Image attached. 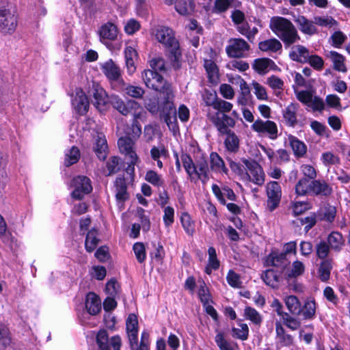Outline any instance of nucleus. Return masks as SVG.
<instances>
[{
  "instance_id": "nucleus-1",
  "label": "nucleus",
  "mask_w": 350,
  "mask_h": 350,
  "mask_svg": "<svg viewBox=\"0 0 350 350\" xmlns=\"http://www.w3.org/2000/svg\"><path fill=\"white\" fill-rule=\"evenodd\" d=\"M142 79L147 88H151L160 93L165 102L163 104L162 115L165 117L170 124L173 126L172 119L174 121L175 105L174 103V94L172 85L161 75L152 70H145L142 74Z\"/></svg>"
},
{
  "instance_id": "nucleus-2",
  "label": "nucleus",
  "mask_w": 350,
  "mask_h": 350,
  "mask_svg": "<svg viewBox=\"0 0 350 350\" xmlns=\"http://www.w3.org/2000/svg\"><path fill=\"white\" fill-rule=\"evenodd\" d=\"M270 29L283 42L286 47L300 40L297 30L288 19L282 16H273L270 20Z\"/></svg>"
},
{
  "instance_id": "nucleus-3",
  "label": "nucleus",
  "mask_w": 350,
  "mask_h": 350,
  "mask_svg": "<svg viewBox=\"0 0 350 350\" xmlns=\"http://www.w3.org/2000/svg\"><path fill=\"white\" fill-rule=\"evenodd\" d=\"M18 25L17 17L12 12L7 1H2L0 5V33L11 35Z\"/></svg>"
},
{
  "instance_id": "nucleus-4",
  "label": "nucleus",
  "mask_w": 350,
  "mask_h": 350,
  "mask_svg": "<svg viewBox=\"0 0 350 350\" xmlns=\"http://www.w3.org/2000/svg\"><path fill=\"white\" fill-rule=\"evenodd\" d=\"M109 101L113 107L123 116L131 115L135 118H139L140 116L141 106L134 100H129L126 102H124L118 96H112Z\"/></svg>"
},
{
  "instance_id": "nucleus-5",
  "label": "nucleus",
  "mask_w": 350,
  "mask_h": 350,
  "mask_svg": "<svg viewBox=\"0 0 350 350\" xmlns=\"http://www.w3.org/2000/svg\"><path fill=\"white\" fill-rule=\"evenodd\" d=\"M161 98L163 99L161 103H159L157 98H149L145 103V107L152 115H157L159 113L161 120H163L167 125L169 129L175 133L178 131L176 109L175 108L174 121H173L172 119L171 120V122H173V126H171V124H170V122L168 120L167 121L165 117L163 116L162 115V109L163 104L165 102V98H163L162 96H161Z\"/></svg>"
},
{
  "instance_id": "nucleus-6",
  "label": "nucleus",
  "mask_w": 350,
  "mask_h": 350,
  "mask_svg": "<svg viewBox=\"0 0 350 350\" xmlns=\"http://www.w3.org/2000/svg\"><path fill=\"white\" fill-rule=\"evenodd\" d=\"M243 163L248 171L245 173L243 178L262 186L265 183V173L262 167L254 160L243 159Z\"/></svg>"
},
{
  "instance_id": "nucleus-7",
  "label": "nucleus",
  "mask_w": 350,
  "mask_h": 350,
  "mask_svg": "<svg viewBox=\"0 0 350 350\" xmlns=\"http://www.w3.org/2000/svg\"><path fill=\"white\" fill-rule=\"evenodd\" d=\"M152 33L156 39L165 47L174 49L178 47V42L174 36L172 29L164 26H157L152 29Z\"/></svg>"
},
{
  "instance_id": "nucleus-8",
  "label": "nucleus",
  "mask_w": 350,
  "mask_h": 350,
  "mask_svg": "<svg viewBox=\"0 0 350 350\" xmlns=\"http://www.w3.org/2000/svg\"><path fill=\"white\" fill-rule=\"evenodd\" d=\"M72 185L75 189L71 196L76 200H81L84 195L90 193L92 190L90 179L85 176L75 177L72 180Z\"/></svg>"
},
{
  "instance_id": "nucleus-9",
  "label": "nucleus",
  "mask_w": 350,
  "mask_h": 350,
  "mask_svg": "<svg viewBox=\"0 0 350 350\" xmlns=\"http://www.w3.org/2000/svg\"><path fill=\"white\" fill-rule=\"evenodd\" d=\"M252 129L259 134L268 135L271 139H275L278 135L277 124L271 120L258 119L252 125Z\"/></svg>"
},
{
  "instance_id": "nucleus-10",
  "label": "nucleus",
  "mask_w": 350,
  "mask_h": 350,
  "mask_svg": "<svg viewBox=\"0 0 350 350\" xmlns=\"http://www.w3.org/2000/svg\"><path fill=\"white\" fill-rule=\"evenodd\" d=\"M208 117L221 135L230 131L228 127H234L236 124L232 118L224 113L216 112L214 115L208 114Z\"/></svg>"
},
{
  "instance_id": "nucleus-11",
  "label": "nucleus",
  "mask_w": 350,
  "mask_h": 350,
  "mask_svg": "<svg viewBox=\"0 0 350 350\" xmlns=\"http://www.w3.org/2000/svg\"><path fill=\"white\" fill-rule=\"evenodd\" d=\"M230 43L226 50L228 55L230 57H243L244 53L250 49L247 42L242 38L231 39Z\"/></svg>"
},
{
  "instance_id": "nucleus-12",
  "label": "nucleus",
  "mask_w": 350,
  "mask_h": 350,
  "mask_svg": "<svg viewBox=\"0 0 350 350\" xmlns=\"http://www.w3.org/2000/svg\"><path fill=\"white\" fill-rule=\"evenodd\" d=\"M267 208L273 211L279 204L281 199V188L278 183L270 182L267 186Z\"/></svg>"
},
{
  "instance_id": "nucleus-13",
  "label": "nucleus",
  "mask_w": 350,
  "mask_h": 350,
  "mask_svg": "<svg viewBox=\"0 0 350 350\" xmlns=\"http://www.w3.org/2000/svg\"><path fill=\"white\" fill-rule=\"evenodd\" d=\"M104 75L111 82H116L122 85L124 83L122 79L121 70L112 59H109L101 66Z\"/></svg>"
},
{
  "instance_id": "nucleus-14",
  "label": "nucleus",
  "mask_w": 350,
  "mask_h": 350,
  "mask_svg": "<svg viewBox=\"0 0 350 350\" xmlns=\"http://www.w3.org/2000/svg\"><path fill=\"white\" fill-rule=\"evenodd\" d=\"M195 170L196 172H193L195 179L193 180L195 182L200 180L203 184H205L209 179V167L207 159L204 157L197 159L195 161Z\"/></svg>"
},
{
  "instance_id": "nucleus-15",
  "label": "nucleus",
  "mask_w": 350,
  "mask_h": 350,
  "mask_svg": "<svg viewBox=\"0 0 350 350\" xmlns=\"http://www.w3.org/2000/svg\"><path fill=\"white\" fill-rule=\"evenodd\" d=\"M288 264L289 261L286 258V253L272 252L266 259V265L278 268L280 273H282Z\"/></svg>"
},
{
  "instance_id": "nucleus-16",
  "label": "nucleus",
  "mask_w": 350,
  "mask_h": 350,
  "mask_svg": "<svg viewBox=\"0 0 350 350\" xmlns=\"http://www.w3.org/2000/svg\"><path fill=\"white\" fill-rule=\"evenodd\" d=\"M310 192L321 197H327L332 193V187L325 180H313L310 183Z\"/></svg>"
},
{
  "instance_id": "nucleus-17",
  "label": "nucleus",
  "mask_w": 350,
  "mask_h": 350,
  "mask_svg": "<svg viewBox=\"0 0 350 350\" xmlns=\"http://www.w3.org/2000/svg\"><path fill=\"white\" fill-rule=\"evenodd\" d=\"M133 144L131 137H120L118 141L120 151L128 155L131 158V163L134 164L137 160V156L133 150Z\"/></svg>"
},
{
  "instance_id": "nucleus-18",
  "label": "nucleus",
  "mask_w": 350,
  "mask_h": 350,
  "mask_svg": "<svg viewBox=\"0 0 350 350\" xmlns=\"http://www.w3.org/2000/svg\"><path fill=\"white\" fill-rule=\"evenodd\" d=\"M72 105L77 112L80 115H84L89 108V100L82 90H77L74 98Z\"/></svg>"
},
{
  "instance_id": "nucleus-19",
  "label": "nucleus",
  "mask_w": 350,
  "mask_h": 350,
  "mask_svg": "<svg viewBox=\"0 0 350 350\" xmlns=\"http://www.w3.org/2000/svg\"><path fill=\"white\" fill-rule=\"evenodd\" d=\"M294 21L299 27V29L304 34L312 36L317 33L318 30L314 25V21H310L304 16L298 15Z\"/></svg>"
},
{
  "instance_id": "nucleus-20",
  "label": "nucleus",
  "mask_w": 350,
  "mask_h": 350,
  "mask_svg": "<svg viewBox=\"0 0 350 350\" xmlns=\"http://www.w3.org/2000/svg\"><path fill=\"white\" fill-rule=\"evenodd\" d=\"M252 67L259 74H265L269 70H278L279 69L272 59L266 57L256 59Z\"/></svg>"
},
{
  "instance_id": "nucleus-21",
  "label": "nucleus",
  "mask_w": 350,
  "mask_h": 350,
  "mask_svg": "<svg viewBox=\"0 0 350 350\" xmlns=\"http://www.w3.org/2000/svg\"><path fill=\"white\" fill-rule=\"evenodd\" d=\"M114 187L117 201L124 202L129 199V193L127 191V185L124 177H117L114 182Z\"/></svg>"
},
{
  "instance_id": "nucleus-22",
  "label": "nucleus",
  "mask_w": 350,
  "mask_h": 350,
  "mask_svg": "<svg viewBox=\"0 0 350 350\" xmlns=\"http://www.w3.org/2000/svg\"><path fill=\"white\" fill-rule=\"evenodd\" d=\"M85 308L91 315H96L101 311V301L96 293L90 292L87 294Z\"/></svg>"
},
{
  "instance_id": "nucleus-23",
  "label": "nucleus",
  "mask_w": 350,
  "mask_h": 350,
  "mask_svg": "<svg viewBox=\"0 0 350 350\" xmlns=\"http://www.w3.org/2000/svg\"><path fill=\"white\" fill-rule=\"evenodd\" d=\"M281 274L282 273H280L278 270L269 269L262 272L261 274V278L267 285L272 287L273 288H275L278 286V282L280 280Z\"/></svg>"
},
{
  "instance_id": "nucleus-24",
  "label": "nucleus",
  "mask_w": 350,
  "mask_h": 350,
  "mask_svg": "<svg viewBox=\"0 0 350 350\" xmlns=\"http://www.w3.org/2000/svg\"><path fill=\"white\" fill-rule=\"evenodd\" d=\"M318 219L327 223H332L336 215V208L334 206L327 204L321 208L316 213Z\"/></svg>"
},
{
  "instance_id": "nucleus-25",
  "label": "nucleus",
  "mask_w": 350,
  "mask_h": 350,
  "mask_svg": "<svg viewBox=\"0 0 350 350\" xmlns=\"http://www.w3.org/2000/svg\"><path fill=\"white\" fill-rule=\"evenodd\" d=\"M90 96H92L91 102L94 106L100 111L103 110L107 102V96L104 90L102 88H94L92 90V94H90Z\"/></svg>"
},
{
  "instance_id": "nucleus-26",
  "label": "nucleus",
  "mask_w": 350,
  "mask_h": 350,
  "mask_svg": "<svg viewBox=\"0 0 350 350\" xmlns=\"http://www.w3.org/2000/svg\"><path fill=\"white\" fill-rule=\"evenodd\" d=\"M309 56L308 49L302 45L295 46L289 53V57L292 60L301 63L307 62Z\"/></svg>"
},
{
  "instance_id": "nucleus-27",
  "label": "nucleus",
  "mask_w": 350,
  "mask_h": 350,
  "mask_svg": "<svg viewBox=\"0 0 350 350\" xmlns=\"http://www.w3.org/2000/svg\"><path fill=\"white\" fill-rule=\"evenodd\" d=\"M99 35L100 40H114L118 36V29L114 24L107 23L101 26Z\"/></svg>"
},
{
  "instance_id": "nucleus-28",
  "label": "nucleus",
  "mask_w": 350,
  "mask_h": 350,
  "mask_svg": "<svg viewBox=\"0 0 350 350\" xmlns=\"http://www.w3.org/2000/svg\"><path fill=\"white\" fill-rule=\"evenodd\" d=\"M288 140L296 157H302L306 154L307 146L304 142L293 135L288 136Z\"/></svg>"
},
{
  "instance_id": "nucleus-29",
  "label": "nucleus",
  "mask_w": 350,
  "mask_h": 350,
  "mask_svg": "<svg viewBox=\"0 0 350 350\" xmlns=\"http://www.w3.org/2000/svg\"><path fill=\"white\" fill-rule=\"evenodd\" d=\"M276 337L281 346L289 347L293 343V338L290 334H286L285 330L280 322L275 323Z\"/></svg>"
},
{
  "instance_id": "nucleus-30",
  "label": "nucleus",
  "mask_w": 350,
  "mask_h": 350,
  "mask_svg": "<svg viewBox=\"0 0 350 350\" xmlns=\"http://www.w3.org/2000/svg\"><path fill=\"white\" fill-rule=\"evenodd\" d=\"M137 56L136 51L132 46H126L124 49L126 66L129 74L135 71V58Z\"/></svg>"
},
{
  "instance_id": "nucleus-31",
  "label": "nucleus",
  "mask_w": 350,
  "mask_h": 350,
  "mask_svg": "<svg viewBox=\"0 0 350 350\" xmlns=\"http://www.w3.org/2000/svg\"><path fill=\"white\" fill-rule=\"evenodd\" d=\"M175 8L181 15H189L194 11L195 3L193 0H178Z\"/></svg>"
},
{
  "instance_id": "nucleus-32",
  "label": "nucleus",
  "mask_w": 350,
  "mask_h": 350,
  "mask_svg": "<svg viewBox=\"0 0 350 350\" xmlns=\"http://www.w3.org/2000/svg\"><path fill=\"white\" fill-rule=\"evenodd\" d=\"M227 137L224 141L226 148L228 151L236 152L239 148V139L234 132L230 131L224 133Z\"/></svg>"
},
{
  "instance_id": "nucleus-33",
  "label": "nucleus",
  "mask_w": 350,
  "mask_h": 350,
  "mask_svg": "<svg viewBox=\"0 0 350 350\" xmlns=\"http://www.w3.org/2000/svg\"><path fill=\"white\" fill-rule=\"evenodd\" d=\"M204 66L210 82L217 83L219 80V70L215 63L211 59L204 60Z\"/></svg>"
},
{
  "instance_id": "nucleus-34",
  "label": "nucleus",
  "mask_w": 350,
  "mask_h": 350,
  "mask_svg": "<svg viewBox=\"0 0 350 350\" xmlns=\"http://www.w3.org/2000/svg\"><path fill=\"white\" fill-rule=\"evenodd\" d=\"M285 304L289 312L295 316L301 313V305L297 297L295 295H290L285 299Z\"/></svg>"
},
{
  "instance_id": "nucleus-35",
  "label": "nucleus",
  "mask_w": 350,
  "mask_h": 350,
  "mask_svg": "<svg viewBox=\"0 0 350 350\" xmlns=\"http://www.w3.org/2000/svg\"><path fill=\"white\" fill-rule=\"evenodd\" d=\"M282 47L281 42L276 38L262 41L258 44V48L262 51L276 52L282 49Z\"/></svg>"
},
{
  "instance_id": "nucleus-36",
  "label": "nucleus",
  "mask_w": 350,
  "mask_h": 350,
  "mask_svg": "<svg viewBox=\"0 0 350 350\" xmlns=\"http://www.w3.org/2000/svg\"><path fill=\"white\" fill-rule=\"evenodd\" d=\"M332 269V260L327 259L322 260L318 270L319 277L322 282H327L330 277Z\"/></svg>"
},
{
  "instance_id": "nucleus-37",
  "label": "nucleus",
  "mask_w": 350,
  "mask_h": 350,
  "mask_svg": "<svg viewBox=\"0 0 350 350\" xmlns=\"http://www.w3.org/2000/svg\"><path fill=\"white\" fill-rule=\"evenodd\" d=\"M342 235L338 232H331L327 237V243L330 248L335 251H340L344 244Z\"/></svg>"
},
{
  "instance_id": "nucleus-38",
  "label": "nucleus",
  "mask_w": 350,
  "mask_h": 350,
  "mask_svg": "<svg viewBox=\"0 0 350 350\" xmlns=\"http://www.w3.org/2000/svg\"><path fill=\"white\" fill-rule=\"evenodd\" d=\"M211 168L213 171L228 172V169L225 166L224 161L217 152H211L210 154Z\"/></svg>"
},
{
  "instance_id": "nucleus-39",
  "label": "nucleus",
  "mask_w": 350,
  "mask_h": 350,
  "mask_svg": "<svg viewBox=\"0 0 350 350\" xmlns=\"http://www.w3.org/2000/svg\"><path fill=\"white\" fill-rule=\"evenodd\" d=\"M94 149L98 158L100 160H105L107 157V144L105 138L98 136Z\"/></svg>"
},
{
  "instance_id": "nucleus-40",
  "label": "nucleus",
  "mask_w": 350,
  "mask_h": 350,
  "mask_svg": "<svg viewBox=\"0 0 350 350\" xmlns=\"http://www.w3.org/2000/svg\"><path fill=\"white\" fill-rule=\"evenodd\" d=\"M81 157V152L77 146H72L65 155L64 165L70 167L77 163Z\"/></svg>"
},
{
  "instance_id": "nucleus-41",
  "label": "nucleus",
  "mask_w": 350,
  "mask_h": 350,
  "mask_svg": "<svg viewBox=\"0 0 350 350\" xmlns=\"http://www.w3.org/2000/svg\"><path fill=\"white\" fill-rule=\"evenodd\" d=\"M98 232L96 230L92 229L88 232L86 236L85 247L88 252H92L96 247L99 239L97 238Z\"/></svg>"
},
{
  "instance_id": "nucleus-42",
  "label": "nucleus",
  "mask_w": 350,
  "mask_h": 350,
  "mask_svg": "<svg viewBox=\"0 0 350 350\" xmlns=\"http://www.w3.org/2000/svg\"><path fill=\"white\" fill-rule=\"evenodd\" d=\"M237 30L240 33L245 36L250 42H254L255 36L258 32V29L256 27L250 29L247 23L241 24V25L237 27Z\"/></svg>"
},
{
  "instance_id": "nucleus-43",
  "label": "nucleus",
  "mask_w": 350,
  "mask_h": 350,
  "mask_svg": "<svg viewBox=\"0 0 350 350\" xmlns=\"http://www.w3.org/2000/svg\"><path fill=\"white\" fill-rule=\"evenodd\" d=\"M329 57L332 59L334 64V68L336 70L346 72L347 68L344 64V57L336 51H331L329 53Z\"/></svg>"
},
{
  "instance_id": "nucleus-44",
  "label": "nucleus",
  "mask_w": 350,
  "mask_h": 350,
  "mask_svg": "<svg viewBox=\"0 0 350 350\" xmlns=\"http://www.w3.org/2000/svg\"><path fill=\"white\" fill-rule=\"evenodd\" d=\"M310 180L306 178H300L295 186V194L297 196H304L310 192Z\"/></svg>"
},
{
  "instance_id": "nucleus-45",
  "label": "nucleus",
  "mask_w": 350,
  "mask_h": 350,
  "mask_svg": "<svg viewBox=\"0 0 350 350\" xmlns=\"http://www.w3.org/2000/svg\"><path fill=\"white\" fill-rule=\"evenodd\" d=\"M125 84L122 85V84L120 85V89L124 90L125 93L131 97L135 98H141L145 93L144 89L139 86H134L131 85H128L126 87Z\"/></svg>"
},
{
  "instance_id": "nucleus-46",
  "label": "nucleus",
  "mask_w": 350,
  "mask_h": 350,
  "mask_svg": "<svg viewBox=\"0 0 350 350\" xmlns=\"http://www.w3.org/2000/svg\"><path fill=\"white\" fill-rule=\"evenodd\" d=\"M96 344L100 350H110L108 333L105 329L100 330L96 335Z\"/></svg>"
},
{
  "instance_id": "nucleus-47",
  "label": "nucleus",
  "mask_w": 350,
  "mask_h": 350,
  "mask_svg": "<svg viewBox=\"0 0 350 350\" xmlns=\"http://www.w3.org/2000/svg\"><path fill=\"white\" fill-rule=\"evenodd\" d=\"M183 167L189 176L191 180L195 179L193 176V172L195 170V162L192 160L191 157L189 154H183L181 157Z\"/></svg>"
},
{
  "instance_id": "nucleus-48",
  "label": "nucleus",
  "mask_w": 350,
  "mask_h": 350,
  "mask_svg": "<svg viewBox=\"0 0 350 350\" xmlns=\"http://www.w3.org/2000/svg\"><path fill=\"white\" fill-rule=\"evenodd\" d=\"M330 249L329 245L325 241H321L316 245L317 256L322 260H327Z\"/></svg>"
},
{
  "instance_id": "nucleus-49",
  "label": "nucleus",
  "mask_w": 350,
  "mask_h": 350,
  "mask_svg": "<svg viewBox=\"0 0 350 350\" xmlns=\"http://www.w3.org/2000/svg\"><path fill=\"white\" fill-rule=\"evenodd\" d=\"M284 118L291 126H294L297 123L296 107L291 104L288 106L284 113Z\"/></svg>"
},
{
  "instance_id": "nucleus-50",
  "label": "nucleus",
  "mask_w": 350,
  "mask_h": 350,
  "mask_svg": "<svg viewBox=\"0 0 350 350\" xmlns=\"http://www.w3.org/2000/svg\"><path fill=\"white\" fill-rule=\"evenodd\" d=\"M180 220L185 232L189 235L192 236L195 232V224L190 215L188 213H184L181 216Z\"/></svg>"
},
{
  "instance_id": "nucleus-51",
  "label": "nucleus",
  "mask_w": 350,
  "mask_h": 350,
  "mask_svg": "<svg viewBox=\"0 0 350 350\" xmlns=\"http://www.w3.org/2000/svg\"><path fill=\"white\" fill-rule=\"evenodd\" d=\"M10 332L4 325H0V350H5L10 345Z\"/></svg>"
},
{
  "instance_id": "nucleus-52",
  "label": "nucleus",
  "mask_w": 350,
  "mask_h": 350,
  "mask_svg": "<svg viewBox=\"0 0 350 350\" xmlns=\"http://www.w3.org/2000/svg\"><path fill=\"white\" fill-rule=\"evenodd\" d=\"M145 180L156 187L163 186L164 181L161 176L154 170H148L145 176Z\"/></svg>"
},
{
  "instance_id": "nucleus-53",
  "label": "nucleus",
  "mask_w": 350,
  "mask_h": 350,
  "mask_svg": "<svg viewBox=\"0 0 350 350\" xmlns=\"http://www.w3.org/2000/svg\"><path fill=\"white\" fill-rule=\"evenodd\" d=\"M305 270V266L302 262L299 260H295L293 262L292 269L291 271L287 274L286 279L293 278H297L302 275Z\"/></svg>"
},
{
  "instance_id": "nucleus-54",
  "label": "nucleus",
  "mask_w": 350,
  "mask_h": 350,
  "mask_svg": "<svg viewBox=\"0 0 350 350\" xmlns=\"http://www.w3.org/2000/svg\"><path fill=\"white\" fill-rule=\"evenodd\" d=\"M316 304L314 301H310L305 303L301 313L305 319H311L315 315Z\"/></svg>"
},
{
  "instance_id": "nucleus-55",
  "label": "nucleus",
  "mask_w": 350,
  "mask_h": 350,
  "mask_svg": "<svg viewBox=\"0 0 350 350\" xmlns=\"http://www.w3.org/2000/svg\"><path fill=\"white\" fill-rule=\"evenodd\" d=\"M244 315L246 319H250L254 323L259 325L262 321L260 314L252 307H246L244 310Z\"/></svg>"
},
{
  "instance_id": "nucleus-56",
  "label": "nucleus",
  "mask_w": 350,
  "mask_h": 350,
  "mask_svg": "<svg viewBox=\"0 0 350 350\" xmlns=\"http://www.w3.org/2000/svg\"><path fill=\"white\" fill-rule=\"evenodd\" d=\"M241 329L239 328H232V336L239 338L242 340H245L248 338L249 335V329L245 323H242L240 325Z\"/></svg>"
},
{
  "instance_id": "nucleus-57",
  "label": "nucleus",
  "mask_w": 350,
  "mask_h": 350,
  "mask_svg": "<svg viewBox=\"0 0 350 350\" xmlns=\"http://www.w3.org/2000/svg\"><path fill=\"white\" fill-rule=\"evenodd\" d=\"M133 250L137 261L142 263L146 259V250L143 243L137 242L133 245Z\"/></svg>"
},
{
  "instance_id": "nucleus-58",
  "label": "nucleus",
  "mask_w": 350,
  "mask_h": 350,
  "mask_svg": "<svg viewBox=\"0 0 350 350\" xmlns=\"http://www.w3.org/2000/svg\"><path fill=\"white\" fill-rule=\"evenodd\" d=\"M283 323L292 330H297L300 326V321L286 313L282 317Z\"/></svg>"
},
{
  "instance_id": "nucleus-59",
  "label": "nucleus",
  "mask_w": 350,
  "mask_h": 350,
  "mask_svg": "<svg viewBox=\"0 0 350 350\" xmlns=\"http://www.w3.org/2000/svg\"><path fill=\"white\" fill-rule=\"evenodd\" d=\"M208 264L214 270L219 269L220 262L217 258L216 250L213 247H210L208 250Z\"/></svg>"
},
{
  "instance_id": "nucleus-60",
  "label": "nucleus",
  "mask_w": 350,
  "mask_h": 350,
  "mask_svg": "<svg viewBox=\"0 0 350 350\" xmlns=\"http://www.w3.org/2000/svg\"><path fill=\"white\" fill-rule=\"evenodd\" d=\"M120 290V286L114 278L111 279L106 284L105 291L111 297L116 296Z\"/></svg>"
},
{
  "instance_id": "nucleus-61",
  "label": "nucleus",
  "mask_w": 350,
  "mask_h": 350,
  "mask_svg": "<svg viewBox=\"0 0 350 350\" xmlns=\"http://www.w3.org/2000/svg\"><path fill=\"white\" fill-rule=\"evenodd\" d=\"M317 215L316 213H312L309 216L306 217L304 218L300 219V222L302 225H306L304 230L307 232L309 230H310L317 221Z\"/></svg>"
},
{
  "instance_id": "nucleus-62",
  "label": "nucleus",
  "mask_w": 350,
  "mask_h": 350,
  "mask_svg": "<svg viewBox=\"0 0 350 350\" xmlns=\"http://www.w3.org/2000/svg\"><path fill=\"white\" fill-rule=\"evenodd\" d=\"M151 70L155 72H165L166 70L165 60L161 57H154L150 61Z\"/></svg>"
},
{
  "instance_id": "nucleus-63",
  "label": "nucleus",
  "mask_w": 350,
  "mask_h": 350,
  "mask_svg": "<svg viewBox=\"0 0 350 350\" xmlns=\"http://www.w3.org/2000/svg\"><path fill=\"white\" fill-rule=\"evenodd\" d=\"M213 105L214 109L217 110V112L222 113L229 112L232 109V104L222 99H218L217 103Z\"/></svg>"
},
{
  "instance_id": "nucleus-64",
  "label": "nucleus",
  "mask_w": 350,
  "mask_h": 350,
  "mask_svg": "<svg viewBox=\"0 0 350 350\" xmlns=\"http://www.w3.org/2000/svg\"><path fill=\"white\" fill-rule=\"evenodd\" d=\"M215 340L221 350H233L229 342L224 338V334L222 332L217 333Z\"/></svg>"
}]
</instances>
